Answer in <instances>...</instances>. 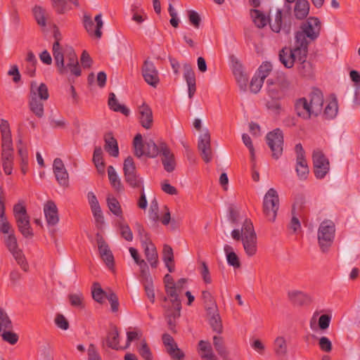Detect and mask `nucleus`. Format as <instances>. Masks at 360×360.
<instances>
[{
  "label": "nucleus",
  "mask_w": 360,
  "mask_h": 360,
  "mask_svg": "<svg viewBox=\"0 0 360 360\" xmlns=\"http://www.w3.org/2000/svg\"><path fill=\"white\" fill-rule=\"evenodd\" d=\"M321 27L319 19L316 17H310L302 23L300 30L295 33V40L297 44H300L299 46L304 49H308L309 41L307 37L311 41L316 39L320 34Z\"/></svg>",
  "instance_id": "f257e3e1"
},
{
  "label": "nucleus",
  "mask_w": 360,
  "mask_h": 360,
  "mask_svg": "<svg viewBox=\"0 0 360 360\" xmlns=\"http://www.w3.org/2000/svg\"><path fill=\"white\" fill-rule=\"evenodd\" d=\"M134 155L140 158L145 155L149 158H156L160 153V143L157 145L153 140L148 139L143 141L141 134H137L133 141Z\"/></svg>",
  "instance_id": "f03ea898"
},
{
  "label": "nucleus",
  "mask_w": 360,
  "mask_h": 360,
  "mask_svg": "<svg viewBox=\"0 0 360 360\" xmlns=\"http://www.w3.org/2000/svg\"><path fill=\"white\" fill-rule=\"evenodd\" d=\"M335 233V226L330 220L322 221L318 230V240L320 248L323 252L328 250L331 246Z\"/></svg>",
  "instance_id": "7ed1b4c3"
},
{
  "label": "nucleus",
  "mask_w": 360,
  "mask_h": 360,
  "mask_svg": "<svg viewBox=\"0 0 360 360\" xmlns=\"http://www.w3.org/2000/svg\"><path fill=\"white\" fill-rule=\"evenodd\" d=\"M123 172L125 182L133 188H143V179L138 174L134 159L128 156L123 163Z\"/></svg>",
  "instance_id": "20e7f679"
},
{
  "label": "nucleus",
  "mask_w": 360,
  "mask_h": 360,
  "mask_svg": "<svg viewBox=\"0 0 360 360\" xmlns=\"http://www.w3.org/2000/svg\"><path fill=\"white\" fill-rule=\"evenodd\" d=\"M279 208V197L277 191L271 188L266 193L263 200V213L268 221L274 222Z\"/></svg>",
  "instance_id": "39448f33"
},
{
  "label": "nucleus",
  "mask_w": 360,
  "mask_h": 360,
  "mask_svg": "<svg viewBox=\"0 0 360 360\" xmlns=\"http://www.w3.org/2000/svg\"><path fill=\"white\" fill-rule=\"evenodd\" d=\"M299 45L295 40L294 46L292 49L285 46L279 51V60L285 68H291L297 59L303 58L304 49Z\"/></svg>",
  "instance_id": "423d86ee"
},
{
  "label": "nucleus",
  "mask_w": 360,
  "mask_h": 360,
  "mask_svg": "<svg viewBox=\"0 0 360 360\" xmlns=\"http://www.w3.org/2000/svg\"><path fill=\"white\" fill-rule=\"evenodd\" d=\"M266 141L271 151V157L275 160L279 159L283 151L284 140L283 131L277 128L269 132L266 136Z\"/></svg>",
  "instance_id": "0eeeda50"
},
{
  "label": "nucleus",
  "mask_w": 360,
  "mask_h": 360,
  "mask_svg": "<svg viewBox=\"0 0 360 360\" xmlns=\"http://www.w3.org/2000/svg\"><path fill=\"white\" fill-rule=\"evenodd\" d=\"M314 173L319 179H323L328 173L330 163L328 159L320 150H315L312 155Z\"/></svg>",
  "instance_id": "6e6552de"
},
{
  "label": "nucleus",
  "mask_w": 360,
  "mask_h": 360,
  "mask_svg": "<svg viewBox=\"0 0 360 360\" xmlns=\"http://www.w3.org/2000/svg\"><path fill=\"white\" fill-rule=\"evenodd\" d=\"M94 21L96 22V25L90 15H84L83 25L89 35L91 37H94L96 39H100L103 34L101 32V28L103 26L102 14L99 13L96 15L95 16Z\"/></svg>",
  "instance_id": "1a4fd4ad"
},
{
  "label": "nucleus",
  "mask_w": 360,
  "mask_h": 360,
  "mask_svg": "<svg viewBox=\"0 0 360 360\" xmlns=\"http://www.w3.org/2000/svg\"><path fill=\"white\" fill-rule=\"evenodd\" d=\"M295 150L296 153V172L300 180L307 179L309 169L305 158V151L301 143L295 145Z\"/></svg>",
  "instance_id": "9d476101"
},
{
  "label": "nucleus",
  "mask_w": 360,
  "mask_h": 360,
  "mask_svg": "<svg viewBox=\"0 0 360 360\" xmlns=\"http://www.w3.org/2000/svg\"><path fill=\"white\" fill-rule=\"evenodd\" d=\"M271 30L276 33L282 32L288 35L291 32L292 23L290 20H286V15H283L281 9L278 8L275 14L274 21L269 22Z\"/></svg>",
  "instance_id": "9b49d317"
},
{
  "label": "nucleus",
  "mask_w": 360,
  "mask_h": 360,
  "mask_svg": "<svg viewBox=\"0 0 360 360\" xmlns=\"http://www.w3.org/2000/svg\"><path fill=\"white\" fill-rule=\"evenodd\" d=\"M198 149L205 162L208 163L212 160V151L211 148L210 134L207 129L200 135L198 143Z\"/></svg>",
  "instance_id": "f8f14e48"
},
{
  "label": "nucleus",
  "mask_w": 360,
  "mask_h": 360,
  "mask_svg": "<svg viewBox=\"0 0 360 360\" xmlns=\"http://www.w3.org/2000/svg\"><path fill=\"white\" fill-rule=\"evenodd\" d=\"M142 75L146 82L153 87H156L160 82L159 74L154 63L146 60L141 68Z\"/></svg>",
  "instance_id": "ddd939ff"
},
{
  "label": "nucleus",
  "mask_w": 360,
  "mask_h": 360,
  "mask_svg": "<svg viewBox=\"0 0 360 360\" xmlns=\"http://www.w3.org/2000/svg\"><path fill=\"white\" fill-rule=\"evenodd\" d=\"M53 170L58 183L63 186L69 185V175L60 158H56L53 163Z\"/></svg>",
  "instance_id": "4468645a"
},
{
  "label": "nucleus",
  "mask_w": 360,
  "mask_h": 360,
  "mask_svg": "<svg viewBox=\"0 0 360 360\" xmlns=\"http://www.w3.org/2000/svg\"><path fill=\"white\" fill-rule=\"evenodd\" d=\"M96 238L101 257L109 268L112 267L114 266V257L108 245L105 241L103 236L99 233L96 234Z\"/></svg>",
  "instance_id": "2eb2a0df"
},
{
  "label": "nucleus",
  "mask_w": 360,
  "mask_h": 360,
  "mask_svg": "<svg viewBox=\"0 0 360 360\" xmlns=\"http://www.w3.org/2000/svg\"><path fill=\"white\" fill-rule=\"evenodd\" d=\"M160 149L162 155V163L164 169L167 172H172L175 169L176 161L174 153L168 148L167 145L164 143H160Z\"/></svg>",
  "instance_id": "dca6fc26"
},
{
  "label": "nucleus",
  "mask_w": 360,
  "mask_h": 360,
  "mask_svg": "<svg viewBox=\"0 0 360 360\" xmlns=\"http://www.w3.org/2000/svg\"><path fill=\"white\" fill-rule=\"evenodd\" d=\"M294 108L296 115L304 120H309L314 116L310 104L306 98L297 99L295 101Z\"/></svg>",
  "instance_id": "f3484780"
},
{
  "label": "nucleus",
  "mask_w": 360,
  "mask_h": 360,
  "mask_svg": "<svg viewBox=\"0 0 360 360\" xmlns=\"http://www.w3.org/2000/svg\"><path fill=\"white\" fill-rule=\"evenodd\" d=\"M183 68L184 72V77L188 85V97L192 98L196 91L195 75L190 63H184Z\"/></svg>",
  "instance_id": "a211bd4d"
},
{
  "label": "nucleus",
  "mask_w": 360,
  "mask_h": 360,
  "mask_svg": "<svg viewBox=\"0 0 360 360\" xmlns=\"http://www.w3.org/2000/svg\"><path fill=\"white\" fill-rule=\"evenodd\" d=\"M52 52L58 73L60 75L67 74V68H65L64 54L60 41H54Z\"/></svg>",
  "instance_id": "6ab92c4d"
},
{
  "label": "nucleus",
  "mask_w": 360,
  "mask_h": 360,
  "mask_svg": "<svg viewBox=\"0 0 360 360\" xmlns=\"http://www.w3.org/2000/svg\"><path fill=\"white\" fill-rule=\"evenodd\" d=\"M44 212L48 225L55 226L58 223L59 216L58 208L53 201L49 200L45 204Z\"/></svg>",
  "instance_id": "aec40b11"
},
{
  "label": "nucleus",
  "mask_w": 360,
  "mask_h": 360,
  "mask_svg": "<svg viewBox=\"0 0 360 360\" xmlns=\"http://www.w3.org/2000/svg\"><path fill=\"white\" fill-rule=\"evenodd\" d=\"M309 103L311 108V112H314V117H317L323 109V96L322 92L318 89H314L310 94Z\"/></svg>",
  "instance_id": "412c9836"
},
{
  "label": "nucleus",
  "mask_w": 360,
  "mask_h": 360,
  "mask_svg": "<svg viewBox=\"0 0 360 360\" xmlns=\"http://www.w3.org/2000/svg\"><path fill=\"white\" fill-rule=\"evenodd\" d=\"M139 122L141 126L146 129H150L153 123L151 108L147 104L143 103L139 107Z\"/></svg>",
  "instance_id": "4be33fe9"
},
{
  "label": "nucleus",
  "mask_w": 360,
  "mask_h": 360,
  "mask_svg": "<svg viewBox=\"0 0 360 360\" xmlns=\"http://www.w3.org/2000/svg\"><path fill=\"white\" fill-rule=\"evenodd\" d=\"M288 297L290 302L295 306L308 305L311 302V297L300 290L289 291Z\"/></svg>",
  "instance_id": "5701e85b"
},
{
  "label": "nucleus",
  "mask_w": 360,
  "mask_h": 360,
  "mask_svg": "<svg viewBox=\"0 0 360 360\" xmlns=\"http://www.w3.org/2000/svg\"><path fill=\"white\" fill-rule=\"evenodd\" d=\"M68 63L65 65V68H67V73L70 72L71 75L76 77L81 75V69L79 65L77 56L74 51L71 49L66 56Z\"/></svg>",
  "instance_id": "b1692460"
},
{
  "label": "nucleus",
  "mask_w": 360,
  "mask_h": 360,
  "mask_svg": "<svg viewBox=\"0 0 360 360\" xmlns=\"http://www.w3.org/2000/svg\"><path fill=\"white\" fill-rule=\"evenodd\" d=\"M242 242L244 250L248 257H252L257 253V240L256 233L243 236Z\"/></svg>",
  "instance_id": "393cba45"
},
{
  "label": "nucleus",
  "mask_w": 360,
  "mask_h": 360,
  "mask_svg": "<svg viewBox=\"0 0 360 360\" xmlns=\"http://www.w3.org/2000/svg\"><path fill=\"white\" fill-rule=\"evenodd\" d=\"M15 220L19 232L24 238L30 239L34 236V231L30 225L29 216L18 218Z\"/></svg>",
  "instance_id": "a878e982"
},
{
  "label": "nucleus",
  "mask_w": 360,
  "mask_h": 360,
  "mask_svg": "<svg viewBox=\"0 0 360 360\" xmlns=\"http://www.w3.org/2000/svg\"><path fill=\"white\" fill-rule=\"evenodd\" d=\"M307 55L308 49H304L303 58L297 59V61L300 63L297 67L300 75L302 77L309 78L314 75V68L312 64L307 60Z\"/></svg>",
  "instance_id": "bb28decb"
},
{
  "label": "nucleus",
  "mask_w": 360,
  "mask_h": 360,
  "mask_svg": "<svg viewBox=\"0 0 360 360\" xmlns=\"http://www.w3.org/2000/svg\"><path fill=\"white\" fill-rule=\"evenodd\" d=\"M104 149L112 157L117 158L119 155V147L116 139L112 132H108L104 136Z\"/></svg>",
  "instance_id": "cd10ccee"
},
{
  "label": "nucleus",
  "mask_w": 360,
  "mask_h": 360,
  "mask_svg": "<svg viewBox=\"0 0 360 360\" xmlns=\"http://www.w3.org/2000/svg\"><path fill=\"white\" fill-rule=\"evenodd\" d=\"M141 245L144 249L146 258L151 267L156 268L158 264V255L155 245L151 241Z\"/></svg>",
  "instance_id": "c85d7f7f"
},
{
  "label": "nucleus",
  "mask_w": 360,
  "mask_h": 360,
  "mask_svg": "<svg viewBox=\"0 0 360 360\" xmlns=\"http://www.w3.org/2000/svg\"><path fill=\"white\" fill-rule=\"evenodd\" d=\"M34 94L38 99L46 101L49 97L47 86L44 83H41L38 86L36 82H32L30 97H33Z\"/></svg>",
  "instance_id": "c756f323"
},
{
  "label": "nucleus",
  "mask_w": 360,
  "mask_h": 360,
  "mask_svg": "<svg viewBox=\"0 0 360 360\" xmlns=\"http://www.w3.org/2000/svg\"><path fill=\"white\" fill-rule=\"evenodd\" d=\"M309 3L307 0H296L294 13L298 20H303L307 18L309 12Z\"/></svg>",
  "instance_id": "7c9ffc66"
},
{
  "label": "nucleus",
  "mask_w": 360,
  "mask_h": 360,
  "mask_svg": "<svg viewBox=\"0 0 360 360\" xmlns=\"http://www.w3.org/2000/svg\"><path fill=\"white\" fill-rule=\"evenodd\" d=\"M274 352L278 358H283L288 354V344L285 337L278 336L273 345Z\"/></svg>",
  "instance_id": "2f4dec72"
},
{
  "label": "nucleus",
  "mask_w": 360,
  "mask_h": 360,
  "mask_svg": "<svg viewBox=\"0 0 360 360\" xmlns=\"http://www.w3.org/2000/svg\"><path fill=\"white\" fill-rule=\"evenodd\" d=\"M108 104L110 109L114 112H121L127 117L130 113L129 109L127 106L119 103L115 94L112 92L109 94Z\"/></svg>",
  "instance_id": "473e14b6"
},
{
  "label": "nucleus",
  "mask_w": 360,
  "mask_h": 360,
  "mask_svg": "<svg viewBox=\"0 0 360 360\" xmlns=\"http://www.w3.org/2000/svg\"><path fill=\"white\" fill-rule=\"evenodd\" d=\"M162 259L169 273L174 271V261L173 250L169 245H164L162 250Z\"/></svg>",
  "instance_id": "72a5a7b5"
},
{
  "label": "nucleus",
  "mask_w": 360,
  "mask_h": 360,
  "mask_svg": "<svg viewBox=\"0 0 360 360\" xmlns=\"http://www.w3.org/2000/svg\"><path fill=\"white\" fill-rule=\"evenodd\" d=\"M119 336L117 328L115 326H112L111 330L108 333L106 337L107 346L115 350L123 349L119 345Z\"/></svg>",
  "instance_id": "f704fd0d"
},
{
  "label": "nucleus",
  "mask_w": 360,
  "mask_h": 360,
  "mask_svg": "<svg viewBox=\"0 0 360 360\" xmlns=\"http://www.w3.org/2000/svg\"><path fill=\"white\" fill-rule=\"evenodd\" d=\"M177 287L176 285H169L167 284L165 287V291L167 295L170 297V301L172 302V308H176L177 312L176 314H179V311L181 309V300L179 298V295L176 293Z\"/></svg>",
  "instance_id": "c9c22d12"
},
{
  "label": "nucleus",
  "mask_w": 360,
  "mask_h": 360,
  "mask_svg": "<svg viewBox=\"0 0 360 360\" xmlns=\"http://www.w3.org/2000/svg\"><path fill=\"white\" fill-rule=\"evenodd\" d=\"M250 15L253 19V22L258 28L264 27L267 23L269 24L270 18L265 16V15L256 8L250 10Z\"/></svg>",
  "instance_id": "e433bc0d"
},
{
  "label": "nucleus",
  "mask_w": 360,
  "mask_h": 360,
  "mask_svg": "<svg viewBox=\"0 0 360 360\" xmlns=\"http://www.w3.org/2000/svg\"><path fill=\"white\" fill-rule=\"evenodd\" d=\"M213 345L218 354L224 359L226 360L229 356V352L225 346L224 340L222 337L214 335L213 337Z\"/></svg>",
  "instance_id": "4c0bfd02"
},
{
  "label": "nucleus",
  "mask_w": 360,
  "mask_h": 360,
  "mask_svg": "<svg viewBox=\"0 0 360 360\" xmlns=\"http://www.w3.org/2000/svg\"><path fill=\"white\" fill-rule=\"evenodd\" d=\"M29 106L30 110L38 117L41 118L44 116V104L42 100L38 99L34 95L30 97Z\"/></svg>",
  "instance_id": "58836bf2"
},
{
  "label": "nucleus",
  "mask_w": 360,
  "mask_h": 360,
  "mask_svg": "<svg viewBox=\"0 0 360 360\" xmlns=\"http://www.w3.org/2000/svg\"><path fill=\"white\" fill-rule=\"evenodd\" d=\"M224 250L226 253L227 263L234 268H239L240 266V259L233 248L229 245H225Z\"/></svg>",
  "instance_id": "ea45409f"
},
{
  "label": "nucleus",
  "mask_w": 360,
  "mask_h": 360,
  "mask_svg": "<svg viewBox=\"0 0 360 360\" xmlns=\"http://www.w3.org/2000/svg\"><path fill=\"white\" fill-rule=\"evenodd\" d=\"M233 72L240 89L245 91L247 86L248 77L243 72L242 65L236 63Z\"/></svg>",
  "instance_id": "a19ab883"
},
{
  "label": "nucleus",
  "mask_w": 360,
  "mask_h": 360,
  "mask_svg": "<svg viewBox=\"0 0 360 360\" xmlns=\"http://www.w3.org/2000/svg\"><path fill=\"white\" fill-rule=\"evenodd\" d=\"M177 309L169 307V309L166 311V319L167 320V324L169 326V329L172 333H176V319L179 318L181 316V311H179V314H176Z\"/></svg>",
  "instance_id": "79ce46f5"
},
{
  "label": "nucleus",
  "mask_w": 360,
  "mask_h": 360,
  "mask_svg": "<svg viewBox=\"0 0 360 360\" xmlns=\"http://www.w3.org/2000/svg\"><path fill=\"white\" fill-rule=\"evenodd\" d=\"M3 242L11 254L20 249L18 246L15 233H11L7 236H4L3 237Z\"/></svg>",
  "instance_id": "37998d69"
},
{
  "label": "nucleus",
  "mask_w": 360,
  "mask_h": 360,
  "mask_svg": "<svg viewBox=\"0 0 360 360\" xmlns=\"http://www.w3.org/2000/svg\"><path fill=\"white\" fill-rule=\"evenodd\" d=\"M202 298L205 305L207 314L211 315V314L217 309V305L214 297L209 291L204 290L202 292Z\"/></svg>",
  "instance_id": "c03bdc74"
},
{
  "label": "nucleus",
  "mask_w": 360,
  "mask_h": 360,
  "mask_svg": "<svg viewBox=\"0 0 360 360\" xmlns=\"http://www.w3.org/2000/svg\"><path fill=\"white\" fill-rule=\"evenodd\" d=\"M107 204L109 210L112 214L120 217V219L124 220L120 204L115 197L108 196L107 198Z\"/></svg>",
  "instance_id": "a18cd8bd"
},
{
  "label": "nucleus",
  "mask_w": 360,
  "mask_h": 360,
  "mask_svg": "<svg viewBox=\"0 0 360 360\" xmlns=\"http://www.w3.org/2000/svg\"><path fill=\"white\" fill-rule=\"evenodd\" d=\"M108 174L112 186L118 191L123 190V186L121 181L119 179L115 168L112 165H110L108 167Z\"/></svg>",
  "instance_id": "49530a36"
},
{
  "label": "nucleus",
  "mask_w": 360,
  "mask_h": 360,
  "mask_svg": "<svg viewBox=\"0 0 360 360\" xmlns=\"http://www.w3.org/2000/svg\"><path fill=\"white\" fill-rule=\"evenodd\" d=\"M11 255L21 269L25 272H28L30 270V266L22 250L19 249Z\"/></svg>",
  "instance_id": "de8ad7c7"
},
{
  "label": "nucleus",
  "mask_w": 360,
  "mask_h": 360,
  "mask_svg": "<svg viewBox=\"0 0 360 360\" xmlns=\"http://www.w3.org/2000/svg\"><path fill=\"white\" fill-rule=\"evenodd\" d=\"M208 316H210L209 323L213 331L219 334L221 333L223 331V326L221 317L217 312V310L212 313L211 315Z\"/></svg>",
  "instance_id": "09e8293b"
},
{
  "label": "nucleus",
  "mask_w": 360,
  "mask_h": 360,
  "mask_svg": "<svg viewBox=\"0 0 360 360\" xmlns=\"http://www.w3.org/2000/svg\"><path fill=\"white\" fill-rule=\"evenodd\" d=\"M198 346L202 352L200 354L202 359H217L209 342L200 340L198 342Z\"/></svg>",
  "instance_id": "8fccbe9b"
},
{
  "label": "nucleus",
  "mask_w": 360,
  "mask_h": 360,
  "mask_svg": "<svg viewBox=\"0 0 360 360\" xmlns=\"http://www.w3.org/2000/svg\"><path fill=\"white\" fill-rule=\"evenodd\" d=\"M167 353L174 360H181L184 358V352L178 347L175 341L165 346Z\"/></svg>",
  "instance_id": "3c124183"
},
{
  "label": "nucleus",
  "mask_w": 360,
  "mask_h": 360,
  "mask_svg": "<svg viewBox=\"0 0 360 360\" xmlns=\"http://www.w3.org/2000/svg\"><path fill=\"white\" fill-rule=\"evenodd\" d=\"M13 323L7 313L0 307V333L5 330H11Z\"/></svg>",
  "instance_id": "603ef678"
},
{
  "label": "nucleus",
  "mask_w": 360,
  "mask_h": 360,
  "mask_svg": "<svg viewBox=\"0 0 360 360\" xmlns=\"http://www.w3.org/2000/svg\"><path fill=\"white\" fill-rule=\"evenodd\" d=\"M0 231L4 234H10L15 233L14 229L7 219L5 211L0 210Z\"/></svg>",
  "instance_id": "864d4df0"
},
{
  "label": "nucleus",
  "mask_w": 360,
  "mask_h": 360,
  "mask_svg": "<svg viewBox=\"0 0 360 360\" xmlns=\"http://www.w3.org/2000/svg\"><path fill=\"white\" fill-rule=\"evenodd\" d=\"M338 111V101L335 98L326 107L323 115L326 119L331 120L336 117Z\"/></svg>",
  "instance_id": "5fc2aeb1"
},
{
  "label": "nucleus",
  "mask_w": 360,
  "mask_h": 360,
  "mask_svg": "<svg viewBox=\"0 0 360 360\" xmlns=\"http://www.w3.org/2000/svg\"><path fill=\"white\" fill-rule=\"evenodd\" d=\"M140 267V281L143 285L153 283L152 277L149 272V268L146 262H141Z\"/></svg>",
  "instance_id": "6e6d98bb"
},
{
  "label": "nucleus",
  "mask_w": 360,
  "mask_h": 360,
  "mask_svg": "<svg viewBox=\"0 0 360 360\" xmlns=\"http://www.w3.org/2000/svg\"><path fill=\"white\" fill-rule=\"evenodd\" d=\"M18 155L20 158V170L25 174L28 170V152L26 148L18 147Z\"/></svg>",
  "instance_id": "4d7b16f0"
},
{
  "label": "nucleus",
  "mask_w": 360,
  "mask_h": 360,
  "mask_svg": "<svg viewBox=\"0 0 360 360\" xmlns=\"http://www.w3.org/2000/svg\"><path fill=\"white\" fill-rule=\"evenodd\" d=\"M91 293L93 299L98 303H103V298H106V295H108V292H106L101 288L98 283H94L93 284Z\"/></svg>",
  "instance_id": "13d9d810"
},
{
  "label": "nucleus",
  "mask_w": 360,
  "mask_h": 360,
  "mask_svg": "<svg viewBox=\"0 0 360 360\" xmlns=\"http://www.w3.org/2000/svg\"><path fill=\"white\" fill-rule=\"evenodd\" d=\"M118 227L120 229V234L127 241L133 240V233L129 225L124 222V219L118 221Z\"/></svg>",
  "instance_id": "bf43d9fd"
},
{
  "label": "nucleus",
  "mask_w": 360,
  "mask_h": 360,
  "mask_svg": "<svg viewBox=\"0 0 360 360\" xmlns=\"http://www.w3.org/2000/svg\"><path fill=\"white\" fill-rule=\"evenodd\" d=\"M45 13V10L41 6H36L33 8L34 18L37 23L41 27H45L46 25Z\"/></svg>",
  "instance_id": "052dcab7"
},
{
  "label": "nucleus",
  "mask_w": 360,
  "mask_h": 360,
  "mask_svg": "<svg viewBox=\"0 0 360 360\" xmlns=\"http://www.w3.org/2000/svg\"><path fill=\"white\" fill-rule=\"evenodd\" d=\"M272 70V65L269 62H264L259 67L256 75L262 78V79L264 80L266 77L269 76L270 72Z\"/></svg>",
  "instance_id": "680f3d73"
},
{
  "label": "nucleus",
  "mask_w": 360,
  "mask_h": 360,
  "mask_svg": "<svg viewBox=\"0 0 360 360\" xmlns=\"http://www.w3.org/2000/svg\"><path fill=\"white\" fill-rule=\"evenodd\" d=\"M70 304L72 307L83 309L84 307V297L81 293L70 294L68 295Z\"/></svg>",
  "instance_id": "e2e57ef3"
},
{
  "label": "nucleus",
  "mask_w": 360,
  "mask_h": 360,
  "mask_svg": "<svg viewBox=\"0 0 360 360\" xmlns=\"http://www.w3.org/2000/svg\"><path fill=\"white\" fill-rule=\"evenodd\" d=\"M136 231L138 233L139 237L140 238L141 245L151 242L149 234L145 231L143 225L139 223H136L135 224Z\"/></svg>",
  "instance_id": "0e129e2a"
},
{
  "label": "nucleus",
  "mask_w": 360,
  "mask_h": 360,
  "mask_svg": "<svg viewBox=\"0 0 360 360\" xmlns=\"http://www.w3.org/2000/svg\"><path fill=\"white\" fill-rule=\"evenodd\" d=\"M13 215L15 219L29 216L25 206L22 202H18L13 206Z\"/></svg>",
  "instance_id": "69168bd1"
},
{
  "label": "nucleus",
  "mask_w": 360,
  "mask_h": 360,
  "mask_svg": "<svg viewBox=\"0 0 360 360\" xmlns=\"http://www.w3.org/2000/svg\"><path fill=\"white\" fill-rule=\"evenodd\" d=\"M139 353L145 360H153L152 353L145 340L141 342Z\"/></svg>",
  "instance_id": "338daca9"
},
{
  "label": "nucleus",
  "mask_w": 360,
  "mask_h": 360,
  "mask_svg": "<svg viewBox=\"0 0 360 360\" xmlns=\"http://www.w3.org/2000/svg\"><path fill=\"white\" fill-rule=\"evenodd\" d=\"M264 80L262 79V78L259 77L257 75H255L250 82V91L254 94L258 93L261 87L262 86Z\"/></svg>",
  "instance_id": "774afa93"
}]
</instances>
